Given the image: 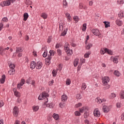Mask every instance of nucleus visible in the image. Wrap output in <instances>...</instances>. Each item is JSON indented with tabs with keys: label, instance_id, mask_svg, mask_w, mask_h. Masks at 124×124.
<instances>
[{
	"label": "nucleus",
	"instance_id": "obj_1",
	"mask_svg": "<svg viewBox=\"0 0 124 124\" xmlns=\"http://www.w3.org/2000/svg\"><path fill=\"white\" fill-rule=\"evenodd\" d=\"M49 96V94L46 92L43 93L42 94H41L38 97V99L39 100H42V99H46V100H48V97Z\"/></svg>",
	"mask_w": 124,
	"mask_h": 124
},
{
	"label": "nucleus",
	"instance_id": "obj_2",
	"mask_svg": "<svg viewBox=\"0 0 124 124\" xmlns=\"http://www.w3.org/2000/svg\"><path fill=\"white\" fill-rule=\"evenodd\" d=\"M92 32L96 36H98L99 38H102V35H101V33L99 31L98 29H93L92 30Z\"/></svg>",
	"mask_w": 124,
	"mask_h": 124
},
{
	"label": "nucleus",
	"instance_id": "obj_3",
	"mask_svg": "<svg viewBox=\"0 0 124 124\" xmlns=\"http://www.w3.org/2000/svg\"><path fill=\"white\" fill-rule=\"evenodd\" d=\"M9 50V47H6L3 49L1 48L0 49V55H1V56H3V55H7L9 54V52H8Z\"/></svg>",
	"mask_w": 124,
	"mask_h": 124
},
{
	"label": "nucleus",
	"instance_id": "obj_4",
	"mask_svg": "<svg viewBox=\"0 0 124 124\" xmlns=\"http://www.w3.org/2000/svg\"><path fill=\"white\" fill-rule=\"evenodd\" d=\"M102 80L104 86H106L108 84V83H109L110 78H109L108 77H105L102 78Z\"/></svg>",
	"mask_w": 124,
	"mask_h": 124
},
{
	"label": "nucleus",
	"instance_id": "obj_5",
	"mask_svg": "<svg viewBox=\"0 0 124 124\" xmlns=\"http://www.w3.org/2000/svg\"><path fill=\"white\" fill-rule=\"evenodd\" d=\"M111 108H112V106L111 105L104 106L103 107V110L105 113H108V112L110 111Z\"/></svg>",
	"mask_w": 124,
	"mask_h": 124
},
{
	"label": "nucleus",
	"instance_id": "obj_6",
	"mask_svg": "<svg viewBox=\"0 0 124 124\" xmlns=\"http://www.w3.org/2000/svg\"><path fill=\"white\" fill-rule=\"evenodd\" d=\"M13 114L15 117H17L19 114V108L17 107H15L13 110Z\"/></svg>",
	"mask_w": 124,
	"mask_h": 124
},
{
	"label": "nucleus",
	"instance_id": "obj_7",
	"mask_svg": "<svg viewBox=\"0 0 124 124\" xmlns=\"http://www.w3.org/2000/svg\"><path fill=\"white\" fill-rule=\"evenodd\" d=\"M93 115L94 117H100V111L98 110V109L96 108L93 111Z\"/></svg>",
	"mask_w": 124,
	"mask_h": 124
},
{
	"label": "nucleus",
	"instance_id": "obj_8",
	"mask_svg": "<svg viewBox=\"0 0 124 124\" xmlns=\"http://www.w3.org/2000/svg\"><path fill=\"white\" fill-rule=\"evenodd\" d=\"M11 4V3L10 2L9 0H6V1L1 2V5L2 7L5 6H8L10 5Z\"/></svg>",
	"mask_w": 124,
	"mask_h": 124
},
{
	"label": "nucleus",
	"instance_id": "obj_9",
	"mask_svg": "<svg viewBox=\"0 0 124 124\" xmlns=\"http://www.w3.org/2000/svg\"><path fill=\"white\" fill-rule=\"evenodd\" d=\"M95 101L96 102H97V103H102L103 102H105V101H106V99L103 98V99H101L100 97H97L95 99Z\"/></svg>",
	"mask_w": 124,
	"mask_h": 124
},
{
	"label": "nucleus",
	"instance_id": "obj_10",
	"mask_svg": "<svg viewBox=\"0 0 124 124\" xmlns=\"http://www.w3.org/2000/svg\"><path fill=\"white\" fill-rule=\"evenodd\" d=\"M89 109L88 108V107H83L81 108H79V111L80 113H84V112H88V110Z\"/></svg>",
	"mask_w": 124,
	"mask_h": 124
},
{
	"label": "nucleus",
	"instance_id": "obj_11",
	"mask_svg": "<svg viewBox=\"0 0 124 124\" xmlns=\"http://www.w3.org/2000/svg\"><path fill=\"white\" fill-rule=\"evenodd\" d=\"M85 59L81 58L80 60L79 65L78 67V71H79L81 69V66H82V64L85 63Z\"/></svg>",
	"mask_w": 124,
	"mask_h": 124
},
{
	"label": "nucleus",
	"instance_id": "obj_12",
	"mask_svg": "<svg viewBox=\"0 0 124 124\" xmlns=\"http://www.w3.org/2000/svg\"><path fill=\"white\" fill-rule=\"evenodd\" d=\"M52 59V57L48 56L46 59V65H49L50 63H51V59Z\"/></svg>",
	"mask_w": 124,
	"mask_h": 124
},
{
	"label": "nucleus",
	"instance_id": "obj_13",
	"mask_svg": "<svg viewBox=\"0 0 124 124\" xmlns=\"http://www.w3.org/2000/svg\"><path fill=\"white\" fill-rule=\"evenodd\" d=\"M115 24H116L117 26H119V27H121L123 25V23L122 20L120 19H117L115 21Z\"/></svg>",
	"mask_w": 124,
	"mask_h": 124
},
{
	"label": "nucleus",
	"instance_id": "obj_14",
	"mask_svg": "<svg viewBox=\"0 0 124 124\" xmlns=\"http://www.w3.org/2000/svg\"><path fill=\"white\" fill-rule=\"evenodd\" d=\"M79 9H84V10H86L87 8V7L85 5L83 4V3H80L79 5Z\"/></svg>",
	"mask_w": 124,
	"mask_h": 124
},
{
	"label": "nucleus",
	"instance_id": "obj_15",
	"mask_svg": "<svg viewBox=\"0 0 124 124\" xmlns=\"http://www.w3.org/2000/svg\"><path fill=\"white\" fill-rule=\"evenodd\" d=\"M42 67V63L41 62H37L36 64V68L37 69H40Z\"/></svg>",
	"mask_w": 124,
	"mask_h": 124
},
{
	"label": "nucleus",
	"instance_id": "obj_16",
	"mask_svg": "<svg viewBox=\"0 0 124 124\" xmlns=\"http://www.w3.org/2000/svg\"><path fill=\"white\" fill-rule=\"evenodd\" d=\"M61 100L62 102H64L67 100V95L63 94L61 97Z\"/></svg>",
	"mask_w": 124,
	"mask_h": 124
},
{
	"label": "nucleus",
	"instance_id": "obj_17",
	"mask_svg": "<svg viewBox=\"0 0 124 124\" xmlns=\"http://www.w3.org/2000/svg\"><path fill=\"white\" fill-rule=\"evenodd\" d=\"M65 51L66 52L67 55H68V56H72V54H73V51H72V49H69Z\"/></svg>",
	"mask_w": 124,
	"mask_h": 124
},
{
	"label": "nucleus",
	"instance_id": "obj_18",
	"mask_svg": "<svg viewBox=\"0 0 124 124\" xmlns=\"http://www.w3.org/2000/svg\"><path fill=\"white\" fill-rule=\"evenodd\" d=\"M48 103V100H46V102L45 103V105H46V107H49V108H53V104L50 103L47 104V103Z\"/></svg>",
	"mask_w": 124,
	"mask_h": 124
},
{
	"label": "nucleus",
	"instance_id": "obj_19",
	"mask_svg": "<svg viewBox=\"0 0 124 124\" xmlns=\"http://www.w3.org/2000/svg\"><path fill=\"white\" fill-rule=\"evenodd\" d=\"M113 62L118 63L119 62V56H115L113 58Z\"/></svg>",
	"mask_w": 124,
	"mask_h": 124
},
{
	"label": "nucleus",
	"instance_id": "obj_20",
	"mask_svg": "<svg viewBox=\"0 0 124 124\" xmlns=\"http://www.w3.org/2000/svg\"><path fill=\"white\" fill-rule=\"evenodd\" d=\"M0 82L1 84H4V82H5V76L3 75L1 76V78L0 79Z\"/></svg>",
	"mask_w": 124,
	"mask_h": 124
},
{
	"label": "nucleus",
	"instance_id": "obj_21",
	"mask_svg": "<svg viewBox=\"0 0 124 124\" xmlns=\"http://www.w3.org/2000/svg\"><path fill=\"white\" fill-rule=\"evenodd\" d=\"M118 17L119 18H120V19H122L124 18V13L123 11H120L118 14Z\"/></svg>",
	"mask_w": 124,
	"mask_h": 124
},
{
	"label": "nucleus",
	"instance_id": "obj_22",
	"mask_svg": "<svg viewBox=\"0 0 124 124\" xmlns=\"http://www.w3.org/2000/svg\"><path fill=\"white\" fill-rule=\"evenodd\" d=\"M31 68H32V69H33L35 68V66H36V63H35V62H32L31 63Z\"/></svg>",
	"mask_w": 124,
	"mask_h": 124
},
{
	"label": "nucleus",
	"instance_id": "obj_23",
	"mask_svg": "<svg viewBox=\"0 0 124 124\" xmlns=\"http://www.w3.org/2000/svg\"><path fill=\"white\" fill-rule=\"evenodd\" d=\"M23 50L24 49L23 48V47H17L16 48V53H22Z\"/></svg>",
	"mask_w": 124,
	"mask_h": 124
},
{
	"label": "nucleus",
	"instance_id": "obj_24",
	"mask_svg": "<svg viewBox=\"0 0 124 124\" xmlns=\"http://www.w3.org/2000/svg\"><path fill=\"white\" fill-rule=\"evenodd\" d=\"M23 17V21H27V20H28V18H29V14L27 13H24Z\"/></svg>",
	"mask_w": 124,
	"mask_h": 124
},
{
	"label": "nucleus",
	"instance_id": "obj_25",
	"mask_svg": "<svg viewBox=\"0 0 124 124\" xmlns=\"http://www.w3.org/2000/svg\"><path fill=\"white\" fill-rule=\"evenodd\" d=\"M8 73L10 75H14V74H15V69H10L8 71Z\"/></svg>",
	"mask_w": 124,
	"mask_h": 124
},
{
	"label": "nucleus",
	"instance_id": "obj_26",
	"mask_svg": "<svg viewBox=\"0 0 124 124\" xmlns=\"http://www.w3.org/2000/svg\"><path fill=\"white\" fill-rule=\"evenodd\" d=\"M107 48H103L101 49L100 53L101 55H104L105 53H107Z\"/></svg>",
	"mask_w": 124,
	"mask_h": 124
},
{
	"label": "nucleus",
	"instance_id": "obj_27",
	"mask_svg": "<svg viewBox=\"0 0 124 124\" xmlns=\"http://www.w3.org/2000/svg\"><path fill=\"white\" fill-rule=\"evenodd\" d=\"M120 97L121 99H124V91H121L119 93Z\"/></svg>",
	"mask_w": 124,
	"mask_h": 124
},
{
	"label": "nucleus",
	"instance_id": "obj_28",
	"mask_svg": "<svg viewBox=\"0 0 124 124\" xmlns=\"http://www.w3.org/2000/svg\"><path fill=\"white\" fill-rule=\"evenodd\" d=\"M78 63H79V59H76L74 62V65L76 67L78 65Z\"/></svg>",
	"mask_w": 124,
	"mask_h": 124
},
{
	"label": "nucleus",
	"instance_id": "obj_29",
	"mask_svg": "<svg viewBox=\"0 0 124 124\" xmlns=\"http://www.w3.org/2000/svg\"><path fill=\"white\" fill-rule=\"evenodd\" d=\"M116 96H117V95L116 94V93H111L110 94V95L109 96V98L110 99H113V98H115V97H116Z\"/></svg>",
	"mask_w": 124,
	"mask_h": 124
},
{
	"label": "nucleus",
	"instance_id": "obj_30",
	"mask_svg": "<svg viewBox=\"0 0 124 124\" xmlns=\"http://www.w3.org/2000/svg\"><path fill=\"white\" fill-rule=\"evenodd\" d=\"M39 109V107L37 106H34L32 107V110L34 112H37V111H38Z\"/></svg>",
	"mask_w": 124,
	"mask_h": 124
},
{
	"label": "nucleus",
	"instance_id": "obj_31",
	"mask_svg": "<svg viewBox=\"0 0 124 124\" xmlns=\"http://www.w3.org/2000/svg\"><path fill=\"white\" fill-rule=\"evenodd\" d=\"M87 88V85L85 83H83L81 85V89L82 91H85Z\"/></svg>",
	"mask_w": 124,
	"mask_h": 124
},
{
	"label": "nucleus",
	"instance_id": "obj_32",
	"mask_svg": "<svg viewBox=\"0 0 124 124\" xmlns=\"http://www.w3.org/2000/svg\"><path fill=\"white\" fill-rule=\"evenodd\" d=\"M64 50L66 51L67 50H69V45L68 43H66L64 45Z\"/></svg>",
	"mask_w": 124,
	"mask_h": 124
},
{
	"label": "nucleus",
	"instance_id": "obj_33",
	"mask_svg": "<svg viewBox=\"0 0 124 124\" xmlns=\"http://www.w3.org/2000/svg\"><path fill=\"white\" fill-rule=\"evenodd\" d=\"M74 114L75 116H76L77 117H79L81 116V112H80V111L77 110L75 111Z\"/></svg>",
	"mask_w": 124,
	"mask_h": 124
},
{
	"label": "nucleus",
	"instance_id": "obj_34",
	"mask_svg": "<svg viewBox=\"0 0 124 124\" xmlns=\"http://www.w3.org/2000/svg\"><path fill=\"white\" fill-rule=\"evenodd\" d=\"M47 14L45 13H43L42 14H41V16L43 18V19H46L47 17Z\"/></svg>",
	"mask_w": 124,
	"mask_h": 124
},
{
	"label": "nucleus",
	"instance_id": "obj_35",
	"mask_svg": "<svg viewBox=\"0 0 124 124\" xmlns=\"http://www.w3.org/2000/svg\"><path fill=\"white\" fill-rule=\"evenodd\" d=\"M57 73H58V70H53L52 72V74L53 77H56L57 76Z\"/></svg>",
	"mask_w": 124,
	"mask_h": 124
},
{
	"label": "nucleus",
	"instance_id": "obj_36",
	"mask_svg": "<svg viewBox=\"0 0 124 124\" xmlns=\"http://www.w3.org/2000/svg\"><path fill=\"white\" fill-rule=\"evenodd\" d=\"M65 83L67 86H69V85L71 84V80L70 79V78H67L65 81Z\"/></svg>",
	"mask_w": 124,
	"mask_h": 124
},
{
	"label": "nucleus",
	"instance_id": "obj_37",
	"mask_svg": "<svg viewBox=\"0 0 124 124\" xmlns=\"http://www.w3.org/2000/svg\"><path fill=\"white\" fill-rule=\"evenodd\" d=\"M67 31H68V29L66 28V29H65L63 32L62 33L61 35L62 36H64V35H65L66 34V33H67Z\"/></svg>",
	"mask_w": 124,
	"mask_h": 124
},
{
	"label": "nucleus",
	"instance_id": "obj_38",
	"mask_svg": "<svg viewBox=\"0 0 124 124\" xmlns=\"http://www.w3.org/2000/svg\"><path fill=\"white\" fill-rule=\"evenodd\" d=\"M92 47H93V44L89 43L86 45V48L87 50H90Z\"/></svg>",
	"mask_w": 124,
	"mask_h": 124
},
{
	"label": "nucleus",
	"instance_id": "obj_39",
	"mask_svg": "<svg viewBox=\"0 0 124 124\" xmlns=\"http://www.w3.org/2000/svg\"><path fill=\"white\" fill-rule=\"evenodd\" d=\"M114 75H115V76H116L117 77H119V76H121V73H120V72H119L118 71H115L114 72Z\"/></svg>",
	"mask_w": 124,
	"mask_h": 124
},
{
	"label": "nucleus",
	"instance_id": "obj_40",
	"mask_svg": "<svg viewBox=\"0 0 124 124\" xmlns=\"http://www.w3.org/2000/svg\"><path fill=\"white\" fill-rule=\"evenodd\" d=\"M53 117L54 118V119H55V120H56V121H58V120H59V115L57 114L56 113L53 114Z\"/></svg>",
	"mask_w": 124,
	"mask_h": 124
},
{
	"label": "nucleus",
	"instance_id": "obj_41",
	"mask_svg": "<svg viewBox=\"0 0 124 124\" xmlns=\"http://www.w3.org/2000/svg\"><path fill=\"white\" fill-rule=\"evenodd\" d=\"M49 53L50 56L49 57H53V56H54V55H55L56 54V51L53 50H51L49 51Z\"/></svg>",
	"mask_w": 124,
	"mask_h": 124
},
{
	"label": "nucleus",
	"instance_id": "obj_42",
	"mask_svg": "<svg viewBox=\"0 0 124 124\" xmlns=\"http://www.w3.org/2000/svg\"><path fill=\"white\" fill-rule=\"evenodd\" d=\"M82 103H78V104H76L75 105V108H79V107H81L82 106Z\"/></svg>",
	"mask_w": 124,
	"mask_h": 124
},
{
	"label": "nucleus",
	"instance_id": "obj_43",
	"mask_svg": "<svg viewBox=\"0 0 124 124\" xmlns=\"http://www.w3.org/2000/svg\"><path fill=\"white\" fill-rule=\"evenodd\" d=\"M91 55V51H88L84 54V58H89Z\"/></svg>",
	"mask_w": 124,
	"mask_h": 124
},
{
	"label": "nucleus",
	"instance_id": "obj_44",
	"mask_svg": "<svg viewBox=\"0 0 124 124\" xmlns=\"http://www.w3.org/2000/svg\"><path fill=\"white\" fill-rule=\"evenodd\" d=\"M73 19L74 20V21H75L76 23H78V22L79 21V17H78V16H74Z\"/></svg>",
	"mask_w": 124,
	"mask_h": 124
},
{
	"label": "nucleus",
	"instance_id": "obj_45",
	"mask_svg": "<svg viewBox=\"0 0 124 124\" xmlns=\"http://www.w3.org/2000/svg\"><path fill=\"white\" fill-rule=\"evenodd\" d=\"M105 28H108V27H110V23L108 22L105 21L104 22Z\"/></svg>",
	"mask_w": 124,
	"mask_h": 124
},
{
	"label": "nucleus",
	"instance_id": "obj_46",
	"mask_svg": "<svg viewBox=\"0 0 124 124\" xmlns=\"http://www.w3.org/2000/svg\"><path fill=\"white\" fill-rule=\"evenodd\" d=\"M60 31H62L63 30V23H60L59 24Z\"/></svg>",
	"mask_w": 124,
	"mask_h": 124
},
{
	"label": "nucleus",
	"instance_id": "obj_47",
	"mask_svg": "<svg viewBox=\"0 0 124 124\" xmlns=\"http://www.w3.org/2000/svg\"><path fill=\"white\" fill-rule=\"evenodd\" d=\"M15 95H16V96L17 97H20V96H21V94L18 92H15Z\"/></svg>",
	"mask_w": 124,
	"mask_h": 124
},
{
	"label": "nucleus",
	"instance_id": "obj_48",
	"mask_svg": "<svg viewBox=\"0 0 124 124\" xmlns=\"http://www.w3.org/2000/svg\"><path fill=\"white\" fill-rule=\"evenodd\" d=\"M107 53L108 54V55H113V51L110 49H108L107 48Z\"/></svg>",
	"mask_w": 124,
	"mask_h": 124
},
{
	"label": "nucleus",
	"instance_id": "obj_49",
	"mask_svg": "<svg viewBox=\"0 0 124 124\" xmlns=\"http://www.w3.org/2000/svg\"><path fill=\"white\" fill-rule=\"evenodd\" d=\"M9 67L11 69H15V65H14V64L11 63L9 65Z\"/></svg>",
	"mask_w": 124,
	"mask_h": 124
},
{
	"label": "nucleus",
	"instance_id": "obj_50",
	"mask_svg": "<svg viewBox=\"0 0 124 124\" xmlns=\"http://www.w3.org/2000/svg\"><path fill=\"white\" fill-rule=\"evenodd\" d=\"M89 112H88L87 111L85 112L84 113V117L85 118V119H87V118H88V117H89Z\"/></svg>",
	"mask_w": 124,
	"mask_h": 124
},
{
	"label": "nucleus",
	"instance_id": "obj_51",
	"mask_svg": "<svg viewBox=\"0 0 124 124\" xmlns=\"http://www.w3.org/2000/svg\"><path fill=\"white\" fill-rule=\"evenodd\" d=\"M63 5L65 8L67 7V2H66V0H63Z\"/></svg>",
	"mask_w": 124,
	"mask_h": 124
},
{
	"label": "nucleus",
	"instance_id": "obj_52",
	"mask_svg": "<svg viewBox=\"0 0 124 124\" xmlns=\"http://www.w3.org/2000/svg\"><path fill=\"white\" fill-rule=\"evenodd\" d=\"M118 4H124V0H117Z\"/></svg>",
	"mask_w": 124,
	"mask_h": 124
},
{
	"label": "nucleus",
	"instance_id": "obj_53",
	"mask_svg": "<svg viewBox=\"0 0 124 124\" xmlns=\"http://www.w3.org/2000/svg\"><path fill=\"white\" fill-rule=\"evenodd\" d=\"M86 29H87V24H84L83 25V27H82L83 31H86Z\"/></svg>",
	"mask_w": 124,
	"mask_h": 124
},
{
	"label": "nucleus",
	"instance_id": "obj_54",
	"mask_svg": "<svg viewBox=\"0 0 124 124\" xmlns=\"http://www.w3.org/2000/svg\"><path fill=\"white\" fill-rule=\"evenodd\" d=\"M62 50L61 49H57V54L59 56H62Z\"/></svg>",
	"mask_w": 124,
	"mask_h": 124
},
{
	"label": "nucleus",
	"instance_id": "obj_55",
	"mask_svg": "<svg viewBox=\"0 0 124 124\" xmlns=\"http://www.w3.org/2000/svg\"><path fill=\"white\" fill-rule=\"evenodd\" d=\"M25 82H26V81L25 80V79H21V81L19 83V84H21V86H23V85H24V84H25Z\"/></svg>",
	"mask_w": 124,
	"mask_h": 124
},
{
	"label": "nucleus",
	"instance_id": "obj_56",
	"mask_svg": "<svg viewBox=\"0 0 124 124\" xmlns=\"http://www.w3.org/2000/svg\"><path fill=\"white\" fill-rule=\"evenodd\" d=\"M62 64H60L58 65V68L56 69V70H62Z\"/></svg>",
	"mask_w": 124,
	"mask_h": 124
},
{
	"label": "nucleus",
	"instance_id": "obj_57",
	"mask_svg": "<svg viewBox=\"0 0 124 124\" xmlns=\"http://www.w3.org/2000/svg\"><path fill=\"white\" fill-rule=\"evenodd\" d=\"M82 98V95L80 94H77V99H81Z\"/></svg>",
	"mask_w": 124,
	"mask_h": 124
},
{
	"label": "nucleus",
	"instance_id": "obj_58",
	"mask_svg": "<svg viewBox=\"0 0 124 124\" xmlns=\"http://www.w3.org/2000/svg\"><path fill=\"white\" fill-rule=\"evenodd\" d=\"M59 106L60 107H61V108H63L64 106V103H60L59 104Z\"/></svg>",
	"mask_w": 124,
	"mask_h": 124
},
{
	"label": "nucleus",
	"instance_id": "obj_59",
	"mask_svg": "<svg viewBox=\"0 0 124 124\" xmlns=\"http://www.w3.org/2000/svg\"><path fill=\"white\" fill-rule=\"evenodd\" d=\"M116 106L117 108H121L122 107V104L120 103H117L116 104Z\"/></svg>",
	"mask_w": 124,
	"mask_h": 124
},
{
	"label": "nucleus",
	"instance_id": "obj_60",
	"mask_svg": "<svg viewBox=\"0 0 124 124\" xmlns=\"http://www.w3.org/2000/svg\"><path fill=\"white\" fill-rule=\"evenodd\" d=\"M48 84L49 86H52L53 84H54V80H51V81H49Z\"/></svg>",
	"mask_w": 124,
	"mask_h": 124
},
{
	"label": "nucleus",
	"instance_id": "obj_61",
	"mask_svg": "<svg viewBox=\"0 0 124 124\" xmlns=\"http://www.w3.org/2000/svg\"><path fill=\"white\" fill-rule=\"evenodd\" d=\"M43 56L44 57V58H46V57H47V51L44 52L43 54Z\"/></svg>",
	"mask_w": 124,
	"mask_h": 124
},
{
	"label": "nucleus",
	"instance_id": "obj_62",
	"mask_svg": "<svg viewBox=\"0 0 124 124\" xmlns=\"http://www.w3.org/2000/svg\"><path fill=\"white\" fill-rule=\"evenodd\" d=\"M4 105V103L2 101H0V107H2Z\"/></svg>",
	"mask_w": 124,
	"mask_h": 124
},
{
	"label": "nucleus",
	"instance_id": "obj_63",
	"mask_svg": "<svg viewBox=\"0 0 124 124\" xmlns=\"http://www.w3.org/2000/svg\"><path fill=\"white\" fill-rule=\"evenodd\" d=\"M22 86H23V85H21V83H18L17 86V89H18V90H20V89H21Z\"/></svg>",
	"mask_w": 124,
	"mask_h": 124
},
{
	"label": "nucleus",
	"instance_id": "obj_64",
	"mask_svg": "<svg viewBox=\"0 0 124 124\" xmlns=\"http://www.w3.org/2000/svg\"><path fill=\"white\" fill-rule=\"evenodd\" d=\"M67 20L68 22H71V20H72V18H71V16H69L68 17H67Z\"/></svg>",
	"mask_w": 124,
	"mask_h": 124
}]
</instances>
